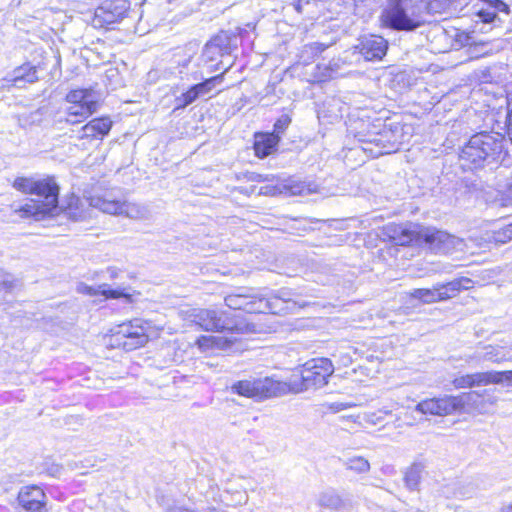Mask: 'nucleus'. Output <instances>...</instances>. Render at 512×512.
Segmentation results:
<instances>
[{
  "mask_svg": "<svg viewBox=\"0 0 512 512\" xmlns=\"http://www.w3.org/2000/svg\"><path fill=\"white\" fill-rule=\"evenodd\" d=\"M459 0H390L383 9L380 21L396 31H414L425 23V13H442L457 8Z\"/></svg>",
  "mask_w": 512,
  "mask_h": 512,
  "instance_id": "f257e3e1",
  "label": "nucleus"
},
{
  "mask_svg": "<svg viewBox=\"0 0 512 512\" xmlns=\"http://www.w3.org/2000/svg\"><path fill=\"white\" fill-rule=\"evenodd\" d=\"M13 187L23 193H30L37 196L30 199L24 205L14 211L21 218H34L39 221L47 216H54L58 213L59 187L54 178L35 180L33 178L18 177L14 180Z\"/></svg>",
  "mask_w": 512,
  "mask_h": 512,
  "instance_id": "f03ea898",
  "label": "nucleus"
},
{
  "mask_svg": "<svg viewBox=\"0 0 512 512\" xmlns=\"http://www.w3.org/2000/svg\"><path fill=\"white\" fill-rule=\"evenodd\" d=\"M193 321L206 331H227L231 336H209L203 337L204 342L219 349H228L236 341L234 334L250 335L262 333L263 327L246 319L232 322L229 314L225 311L215 309H200L193 315Z\"/></svg>",
  "mask_w": 512,
  "mask_h": 512,
  "instance_id": "7ed1b4c3",
  "label": "nucleus"
},
{
  "mask_svg": "<svg viewBox=\"0 0 512 512\" xmlns=\"http://www.w3.org/2000/svg\"><path fill=\"white\" fill-rule=\"evenodd\" d=\"M504 149V136L497 132H480L470 137L460 153L461 161L481 168L497 162Z\"/></svg>",
  "mask_w": 512,
  "mask_h": 512,
  "instance_id": "20e7f679",
  "label": "nucleus"
},
{
  "mask_svg": "<svg viewBox=\"0 0 512 512\" xmlns=\"http://www.w3.org/2000/svg\"><path fill=\"white\" fill-rule=\"evenodd\" d=\"M416 234L415 230L398 225L393 229V234L390 237L395 244L404 246L410 244L415 239ZM418 234L423 238L429 249L435 253L449 254L465 250L466 245L463 239L445 231L424 228Z\"/></svg>",
  "mask_w": 512,
  "mask_h": 512,
  "instance_id": "39448f33",
  "label": "nucleus"
},
{
  "mask_svg": "<svg viewBox=\"0 0 512 512\" xmlns=\"http://www.w3.org/2000/svg\"><path fill=\"white\" fill-rule=\"evenodd\" d=\"M150 324L143 319H133L111 329L109 345L132 351L144 346L149 339Z\"/></svg>",
  "mask_w": 512,
  "mask_h": 512,
  "instance_id": "423d86ee",
  "label": "nucleus"
},
{
  "mask_svg": "<svg viewBox=\"0 0 512 512\" xmlns=\"http://www.w3.org/2000/svg\"><path fill=\"white\" fill-rule=\"evenodd\" d=\"M231 391L247 398L264 400L286 395L290 391V386L273 377H264L237 381L231 386Z\"/></svg>",
  "mask_w": 512,
  "mask_h": 512,
  "instance_id": "0eeeda50",
  "label": "nucleus"
},
{
  "mask_svg": "<svg viewBox=\"0 0 512 512\" xmlns=\"http://www.w3.org/2000/svg\"><path fill=\"white\" fill-rule=\"evenodd\" d=\"M334 365L328 358H313L305 362L301 371L303 389H318L328 383Z\"/></svg>",
  "mask_w": 512,
  "mask_h": 512,
  "instance_id": "6e6552de",
  "label": "nucleus"
},
{
  "mask_svg": "<svg viewBox=\"0 0 512 512\" xmlns=\"http://www.w3.org/2000/svg\"><path fill=\"white\" fill-rule=\"evenodd\" d=\"M227 307L234 310H243L247 313H267L273 309L271 300L253 293L252 289L239 288L224 298Z\"/></svg>",
  "mask_w": 512,
  "mask_h": 512,
  "instance_id": "1a4fd4ad",
  "label": "nucleus"
},
{
  "mask_svg": "<svg viewBox=\"0 0 512 512\" xmlns=\"http://www.w3.org/2000/svg\"><path fill=\"white\" fill-rule=\"evenodd\" d=\"M130 9L128 0H106L95 10L94 22L100 26L122 20Z\"/></svg>",
  "mask_w": 512,
  "mask_h": 512,
  "instance_id": "9d476101",
  "label": "nucleus"
},
{
  "mask_svg": "<svg viewBox=\"0 0 512 512\" xmlns=\"http://www.w3.org/2000/svg\"><path fill=\"white\" fill-rule=\"evenodd\" d=\"M415 410L422 414L446 416L457 412L453 395L435 397L419 402Z\"/></svg>",
  "mask_w": 512,
  "mask_h": 512,
  "instance_id": "9b49d317",
  "label": "nucleus"
},
{
  "mask_svg": "<svg viewBox=\"0 0 512 512\" xmlns=\"http://www.w3.org/2000/svg\"><path fill=\"white\" fill-rule=\"evenodd\" d=\"M19 505L28 512H46V495L36 486H24L18 493Z\"/></svg>",
  "mask_w": 512,
  "mask_h": 512,
  "instance_id": "f8f14e48",
  "label": "nucleus"
},
{
  "mask_svg": "<svg viewBox=\"0 0 512 512\" xmlns=\"http://www.w3.org/2000/svg\"><path fill=\"white\" fill-rule=\"evenodd\" d=\"M358 48L366 60H380L386 55L388 42L381 36L369 35L360 40Z\"/></svg>",
  "mask_w": 512,
  "mask_h": 512,
  "instance_id": "ddd939ff",
  "label": "nucleus"
},
{
  "mask_svg": "<svg viewBox=\"0 0 512 512\" xmlns=\"http://www.w3.org/2000/svg\"><path fill=\"white\" fill-rule=\"evenodd\" d=\"M77 292L89 296H98L101 295L105 299H118V298H126L130 299V295L125 292L124 289L120 288H111L109 284L103 283L97 286H90L85 283H79L77 285Z\"/></svg>",
  "mask_w": 512,
  "mask_h": 512,
  "instance_id": "4468645a",
  "label": "nucleus"
},
{
  "mask_svg": "<svg viewBox=\"0 0 512 512\" xmlns=\"http://www.w3.org/2000/svg\"><path fill=\"white\" fill-rule=\"evenodd\" d=\"M113 122L109 117L94 118L81 129V139H103L109 134Z\"/></svg>",
  "mask_w": 512,
  "mask_h": 512,
  "instance_id": "2eb2a0df",
  "label": "nucleus"
},
{
  "mask_svg": "<svg viewBox=\"0 0 512 512\" xmlns=\"http://www.w3.org/2000/svg\"><path fill=\"white\" fill-rule=\"evenodd\" d=\"M487 4V8H481L476 12V16L484 24H489L497 19V13L502 12L506 15L510 13V7L502 0H482Z\"/></svg>",
  "mask_w": 512,
  "mask_h": 512,
  "instance_id": "dca6fc26",
  "label": "nucleus"
},
{
  "mask_svg": "<svg viewBox=\"0 0 512 512\" xmlns=\"http://www.w3.org/2000/svg\"><path fill=\"white\" fill-rule=\"evenodd\" d=\"M280 141L275 133H259L255 135L254 150L256 156L264 158L272 154Z\"/></svg>",
  "mask_w": 512,
  "mask_h": 512,
  "instance_id": "f3484780",
  "label": "nucleus"
},
{
  "mask_svg": "<svg viewBox=\"0 0 512 512\" xmlns=\"http://www.w3.org/2000/svg\"><path fill=\"white\" fill-rule=\"evenodd\" d=\"M477 361H489L493 363H501L511 360L506 349L502 346L486 345L481 351H477L473 356Z\"/></svg>",
  "mask_w": 512,
  "mask_h": 512,
  "instance_id": "a211bd4d",
  "label": "nucleus"
},
{
  "mask_svg": "<svg viewBox=\"0 0 512 512\" xmlns=\"http://www.w3.org/2000/svg\"><path fill=\"white\" fill-rule=\"evenodd\" d=\"M482 396L478 391H470L454 396L457 412H470L479 409Z\"/></svg>",
  "mask_w": 512,
  "mask_h": 512,
  "instance_id": "6ab92c4d",
  "label": "nucleus"
},
{
  "mask_svg": "<svg viewBox=\"0 0 512 512\" xmlns=\"http://www.w3.org/2000/svg\"><path fill=\"white\" fill-rule=\"evenodd\" d=\"M317 504L321 508L329 510H340L346 506L345 500L332 488L326 489L318 494Z\"/></svg>",
  "mask_w": 512,
  "mask_h": 512,
  "instance_id": "aec40b11",
  "label": "nucleus"
},
{
  "mask_svg": "<svg viewBox=\"0 0 512 512\" xmlns=\"http://www.w3.org/2000/svg\"><path fill=\"white\" fill-rule=\"evenodd\" d=\"M88 206L99 209L108 214L122 215L123 202L103 197H90L87 199Z\"/></svg>",
  "mask_w": 512,
  "mask_h": 512,
  "instance_id": "412c9836",
  "label": "nucleus"
},
{
  "mask_svg": "<svg viewBox=\"0 0 512 512\" xmlns=\"http://www.w3.org/2000/svg\"><path fill=\"white\" fill-rule=\"evenodd\" d=\"M409 295L426 304L451 298V295L441 291V289L438 288V285L434 286L433 289H414L409 293Z\"/></svg>",
  "mask_w": 512,
  "mask_h": 512,
  "instance_id": "4be33fe9",
  "label": "nucleus"
},
{
  "mask_svg": "<svg viewBox=\"0 0 512 512\" xmlns=\"http://www.w3.org/2000/svg\"><path fill=\"white\" fill-rule=\"evenodd\" d=\"M98 105L71 104L67 109L66 121L75 124L97 111Z\"/></svg>",
  "mask_w": 512,
  "mask_h": 512,
  "instance_id": "5701e85b",
  "label": "nucleus"
},
{
  "mask_svg": "<svg viewBox=\"0 0 512 512\" xmlns=\"http://www.w3.org/2000/svg\"><path fill=\"white\" fill-rule=\"evenodd\" d=\"M45 110L38 108L34 111L24 112L17 116L18 124L23 129H31L41 125L44 120Z\"/></svg>",
  "mask_w": 512,
  "mask_h": 512,
  "instance_id": "b1692460",
  "label": "nucleus"
},
{
  "mask_svg": "<svg viewBox=\"0 0 512 512\" xmlns=\"http://www.w3.org/2000/svg\"><path fill=\"white\" fill-rule=\"evenodd\" d=\"M85 203H88L87 199L82 201L79 197L71 195L64 209L67 211L70 218L76 221L83 220L87 217V211L84 208Z\"/></svg>",
  "mask_w": 512,
  "mask_h": 512,
  "instance_id": "393cba45",
  "label": "nucleus"
},
{
  "mask_svg": "<svg viewBox=\"0 0 512 512\" xmlns=\"http://www.w3.org/2000/svg\"><path fill=\"white\" fill-rule=\"evenodd\" d=\"M66 100L70 104L98 105L93 92L89 89L71 90L66 95Z\"/></svg>",
  "mask_w": 512,
  "mask_h": 512,
  "instance_id": "a878e982",
  "label": "nucleus"
},
{
  "mask_svg": "<svg viewBox=\"0 0 512 512\" xmlns=\"http://www.w3.org/2000/svg\"><path fill=\"white\" fill-rule=\"evenodd\" d=\"M423 466L420 463L412 464L405 472L404 482L409 490H417L421 480Z\"/></svg>",
  "mask_w": 512,
  "mask_h": 512,
  "instance_id": "bb28decb",
  "label": "nucleus"
},
{
  "mask_svg": "<svg viewBox=\"0 0 512 512\" xmlns=\"http://www.w3.org/2000/svg\"><path fill=\"white\" fill-rule=\"evenodd\" d=\"M473 387L480 385H487L490 383H500L503 380V373L501 372H479L471 374Z\"/></svg>",
  "mask_w": 512,
  "mask_h": 512,
  "instance_id": "cd10ccee",
  "label": "nucleus"
},
{
  "mask_svg": "<svg viewBox=\"0 0 512 512\" xmlns=\"http://www.w3.org/2000/svg\"><path fill=\"white\" fill-rule=\"evenodd\" d=\"M223 80V73L216 75L214 77H210L208 79H205L204 81L195 84V88L199 94L200 97H203L207 94H209L217 84H220Z\"/></svg>",
  "mask_w": 512,
  "mask_h": 512,
  "instance_id": "c85d7f7f",
  "label": "nucleus"
},
{
  "mask_svg": "<svg viewBox=\"0 0 512 512\" xmlns=\"http://www.w3.org/2000/svg\"><path fill=\"white\" fill-rule=\"evenodd\" d=\"M198 98H200L195 86H191L186 92L182 93L180 96L176 97V107L175 109L185 108L186 106L195 102Z\"/></svg>",
  "mask_w": 512,
  "mask_h": 512,
  "instance_id": "c756f323",
  "label": "nucleus"
},
{
  "mask_svg": "<svg viewBox=\"0 0 512 512\" xmlns=\"http://www.w3.org/2000/svg\"><path fill=\"white\" fill-rule=\"evenodd\" d=\"M345 465L347 469L356 473H366L370 469V463L368 460L361 456L349 458Z\"/></svg>",
  "mask_w": 512,
  "mask_h": 512,
  "instance_id": "7c9ffc66",
  "label": "nucleus"
},
{
  "mask_svg": "<svg viewBox=\"0 0 512 512\" xmlns=\"http://www.w3.org/2000/svg\"><path fill=\"white\" fill-rule=\"evenodd\" d=\"M208 49H218L224 54H229V38L225 34H218L208 42Z\"/></svg>",
  "mask_w": 512,
  "mask_h": 512,
  "instance_id": "2f4dec72",
  "label": "nucleus"
},
{
  "mask_svg": "<svg viewBox=\"0 0 512 512\" xmlns=\"http://www.w3.org/2000/svg\"><path fill=\"white\" fill-rule=\"evenodd\" d=\"M492 239L495 243L505 244L512 240V223L493 232Z\"/></svg>",
  "mask_w": 512,
  "mask_h": 512,
  "instance_id": "473e14b6",
  "label": "nucleus"
},
{
  "mask_svg": "<svg viewBox=\"0 0 512 512\" xmlns=\"http://www.w3.org/2000/svg\"><path fill=\"white\" fill-rule=\"evenodd\" d=\"M18 284V281L13 276L0 270V292H11Z\"/></svg>",
  "mask_w": 512,
  "mask_h": 512,
  "instance_id": "72a5a7b5",
  "label": "nucleus"
},
{
  "mask_svg": "<svg viewBox=\"0 0 512 512\" xmlns=\"http://www.w3.org/2000/svg\"><path fill=\"white\" fill-rule=\"evenodd\" d=\"M290 291L288 290H285V289H282V290H279L274 296H271V297H264L266 300H271L272 302V307L273 309L271 310H267V313H278V310H277V302L279 301H282V302H288L290 300Z\"/></svg>",
  "mask_w": 512,
  "mask_h": 512,
  "instance_id": "f704fd0d",
  "label": "nucleus"
},
{
  "mask_svg": "<svg viewBox=\"0 0 512 512\" xmlns=\"http://www.w3.org/2000/svg\"><path fill=\"white\" fill-rule=\"evenodd\" d=\"M122 215L137 219L144 215V210L136 204L123 202Z\"/></svg>",
  "mask_w": 512,
  "mask_h": 512,
  "instance_id": "c9c22d12",
  "label": "nucleus"
},
{
  "mask_svg": "<svg viewBox=\"0 0 512 512\" xmlns=\"http://www.w3.org/2000/svg\"><path fill=\"white\" fill-rule=\"evenodd\" d=\"M461 284L462 283L458 279H454L446 284H439L438 288L443 292L449 293L451 297H453L462 290Z\"/></svg>",
  "mask_w": 512,
  "mask_h": 512,
  "instance_id": "e433bc0d",
  "label": "nucleus"
},
{
  "mask_svg": "<svg viewBox=\"0 0 512 512\" xmlns=\"http://www.w3.org/2000/svg\"><path fill=\"white\" fill-rule=\"evenodd\" d=\"M290 123H291V118L286 114L282 115L275 122L274 131L272 133H275L278 136H280V134L283 133L287 129V127L290 125Z\"/></svg>",
  "mask_w": 512,
  "mask_h": 512,
  "instance_id": "4c0bfd02",
  "label": "nucleus"
},
{
  "mask_svg": "<svg viewBox=\"0 0 512 512\" xmlns=\"http://www.w3.org/2000/svg\"><path fill=\"white\" fill-rule=\"evenodd\" d=\"M453 385L457 389L473 387L471 374H467V375H463V376L455 378L453 380Z\"/></svg>",
  "mask_w": 512,
  "mask_h": 512,
  "instance_id": "58836bf2",
  "label": "nucleus"
},
{
  "mask_svg": "<svg viewBox=\"0 0 512 512\" xmlns=\"http://www.w3.org/2000/svg\"><path fill=\"white\" fill-rule=\"evenodd\" d=\"M225 55L223 52H220L218 49H208V43L203 48L202 57L207 61H214L218 56Z\"/></svg>",
  "mask_w": 512,
  "mask_h": 512,
  "instance_id": "ea45409f",
  "label": "nucleus"
},
{
  "mask_svg": "<svg viewBox=\"0 0 512 512\" xmlns=\"http://www.w3.org/2000/svg\"><path fill=\"white\" fill-rule=\"evenodd\" d=\"M27 74V64L16 68L13 71L12 82L14 85L19 86L22 82H24V76Z\"/></svg>",
  "mask_w": 512,
  "mask_h": 512,
  "instance_id": "a19ab883",
  "label": "nucleus"
},
{
  "mask_svg": "<svg viewBox=\"0 0 512 512\" xmlns=\"http://www.w3.org/2000/svg\"><path fill=\"white\" fill-rule=\"evenodd\" d=\"M234 505L246 503L248 500V495L244 490H235L230 499H227Z\"/></svg>",
  "mask_w": 512,
  "mask_h": 512,
  "instance_id": "79ce46f5",
  "label": "nucleus"
},
{
  "mask_svg": "<svg viewBox=\"0 0 512 512\" xmlns=\"http://www.w3.org/2000/svg\"><path fill=\"white\" fill-rule=\"evenodd\" d=\"M38 80L37 70L35 66L27 64V74L24 76V82L35 83Z\"/></svg>",
  "mask_w": 512,
  "mask_h": 512,
  "instance_id": "37998d69",
  "label": "nucleus"
},
{
  "mask_svg": "<svg viewBox=\"0 0 512 512\" xmlns=\"http://www.w3.org/2000/svg\"><path fill=\"white\" fill-rule=\"evenodd\" d=\"M290 191L293 195H301L304 193V187L302 185L290 186Z\"/></svg>",
  "mask_w": 512,
  "mask_h": 512,
  "instance_id": "c03bdc74",
  "label": "nucleus"
},
{
  "mask_svg": "<svg viewBox=\"0 0 512 512\" xmlns=\"http://www.w3.org/2000/svg\"><path fill=\"white\" fill-rule=\"evenodd\" d=\"M458 280L462 283L461 288L462 289H469L472 284V280L466 277L458 278Z\"/></svg>",
  "mask_w": 512,
  "mask_h": 512,
  "instance_id": "a18cd8bd",
  "label": "nucleus"
},
{
  "mask_svg": "<svg viewBox=\"0 0 512 512\" xmlns=\"http://www.w3.org/2000/svg\"><path fill=\"white\" fill-rule=\"evenodd\" d=\"M507 134H508V137H509L510 141L512 142V110L509 113V122H508V126H507Z\"/></svg>",
  "mask_w": 512,
  "mask_h": 512,
  "instance_id": "49530a36",
  "label": "nucleus"
},
{
  "mask_svg": "<svg viewBox=\"0 0 512 512\" xmlns=\"http://www.w3.org/2000/svg\"><path fill=\"white\" fill-rule=\"evenodd\" d=\"M503 373V377H505V379L509 382L512 383V370L511 371H505V372H502Z\"/></svg>",
  "mask_w": 512,
  "mask_h": 512,
  "instance_id": "de8ad7c7",
  "label": "nucleus"
},
{
  "mask_svg": "<svg viewBox=\"0 0 512 512\" xmlns=\"http://www.w3.org/2000/svg\"><path fill=\"white\" fill-rule=\"evenodd\" d=\"M501 512H512V503L503 505Z\"/></svg>",
  "mask_w": 512,
  "mask_h": 512,
  "instance_id": "09e8293b",
  "label": "nucleus"
},
{
  "mask_svg": "<svg viewBox=\"0 0 512 512\" xmlns=\"http://www.w3.org/2000/svg\"><path fill=\"white\" fill-rule=\"evenodd\" d=\"M109 272L111 273V277L112 278L117 277V271L114 268H110Z\"/></svg>",
  "mask_w": 512,
  "mask_h": 512,
  "instance_id": "8fccbe9b",
  "label": "nucleus"
},
{
  "mask_svg": "<svg viewBox=\"0 0 512 512\" xmlns=\"http://www.w3.org/2000/svg\"><path fill=\"white\" fill-rule=\"evenodd\" d=\"M295 9L300 13L301 12V3L300 1H298L295 5H294Z\"/></svg>",
  "mask_w": 512,
  "mask_h": 512,
  "instance_id": "3c124183",
  "label": "nucleus"
},
{
  "mask_svg": "<svg viewBox=\"0 0 512 512\" xmlns=\"http://www.w3.org/2000/svg\"><path fill=\"white\" fill-rule=\"evenodd\" d=\"M189 62H190V57H189V58H187V59H185V60L182 62V64H181V65H182L183 67H186V66L189 64Z\"/></svg>",
  "mask_w": 512,
  "mask_h": 512,
  "instance_id": "603ef678",
  "label": "nucleus"
},
{
  "mask_svg": "<svg viewBox=\"0 0 512 512\" xmlns=\"http://www.w3.org/2000/svg\"><path fill=\"white\" fill-rule=\"evenodd\" d=\"M348 407H350V406H349V405H347V404H343V403H341V404H339L338 409H346V408H348Z\"/></svg>",
  "mask_w": 512,
  "mask_h": 512,
  "instance_id": "864d4df0",
  "label": "nucleus"
},
{
  "mask_svg": "<svg viewBox=\"0 0 512 512\" xmlns=\"http://www.w3.org/2000/svg\"><path fill=\"white\" fill-rule=\"evenodd\" d=\"M234 491H235V490H234V488H226V489H225V493H227V494H231V495H232V493H233Z\"/></svg>",
  "mask_w": 512,
  "mask_h": 512,
  "instance_id": "5fc2aeb1",
  "label": "nucleus"
}]
</instances>
